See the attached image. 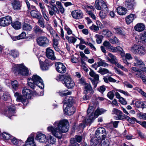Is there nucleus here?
I'll return each instance as SVG.
<instances>
[{
  "mask_svg": "<svg viewBox=\"0 0 146 146\" xmlns=\"http://www.w3.org/2000/svg\"><path fill=\"white\" fill-rule=\"evenodd\" d=\"M71 14L73 17L77 19H82L83 16V13L80 10H76L72 11Z\"/></svg>",
  "mask_w": 146,
  "mask_h": 146,
  "instance_id": "ddd939ff",
  "label": "nucleus"
},
{
  "mask_svg": "<svg viewBox=\"0 0 146 146\" xmlns=\"http://www.w3.org/2000/svg\"><path fill=\"white\" fill-rule=\"evenodd\" d=\"M102 34L105 36L109 37L112 35V33L111 31L108 29H105L103 30Z\"/></svg>",
  "mask_w": 146,
  "mask_h": 146,
  "instance_id": "79ce46f5",
  "label": "nucleus"
},
{
  "mask_svg": "<svg viewBox=\"0 0 146 146\" xmlns=\"http://www.w3.org/2000/svg\"><path fill=\"white\" fill-rule=\"evenodd\" d=\"M26 36V34L25 32H23L19 36H17L15 38V40H17L25 38Z\"/></svg>",
  "mask_w": 146,
  "mask_h": 146,
  "instance_id": "864d4df0",
  "label": "nucleus"
},
{
  "mask_svg": "<svg viewBox=\"0 0 146 146\" xmlns=\"http://www.w3.org/2000/svg\"><path fill=\"white\" fill-rule=\"evenodd\" d=\"M94 110V107L93 106H90L87 110L88 116L87 119L89 118V115L92 113H94L93 111Z\"/></svg>",
  "mask_w": 146,
  "mask_h": 146,
  "instance_id": "de8ad7c7",
  "label": "nucleus"
},
{
  "mask_svg": "<svg viewBox=\"0 0 146 146\" xmlns=\"http://www.w3.org/2000/svg\"><path fill=\"white\" fill-rule=\"evenodd\" d=\"M35 139L41 143H44L46 141L47 139L45 135L40 133L37 134Z\"/></svg>",
  "mask_w": 146,
  "mask_h": 146,
  "instance_id": "a211bd4d",
  "label": "nucleus"
},
{
  "mask_svg": "<svg viewBox=\"0 0 146 146\" xmlns=\"http://www.w3.org/2000/svg\"><path fill=\"white\" fill-rule=\"evenodd\" d=\"M100 16L102 19L104 18L106 16V13L104 11H101L100 13Z\"/></svg>",
  "mask_w": 146,
  "mask_h": 146,
  "instance_id": "0e129e2a",
  "label": "nucleus"
},
{
  "mask_svg": "<svg viewBox=\"0 0 146 146\" xmlns=\"http://www.w3.org/2000/svg\"><path fill=\"white\" fill-rule=\"evenodd\" d=\"M34 31L35 33H38L40 35L44 33V32L43 30L40 27L37 25L35 26L34 28Z\"/></svg>",
  "mask_w": 146,
  "mask_h": 146,
  "instance_id": "c756f323",
  "label": "nucleus"
},
{
  "mask_svg": "<svg viewBox=\"0 0 146 146\" xmlns=\"http://www.w3.org/2000/svg\"><path fill=\"white\" fill-rule=\"evenodd\" d=\"M143 72H146L145 64L141 60L137 59V75L139 74H144Z\"/></svg>",
  "mask_w": 146,
  "mask_h": 146,
  "instance_id": "9d476101",
  "label": "nucleus"
},
{
  "mask_svg": "<svg viewBox=\"0 0 146 146\" xmlns=\"http://www.w3.org/2000/svg\"><path fill=\"white\" fill-rule=\"evenodd\" d=\"M22 29L23 30L29 31L31 30L32 27L30 25L25 23L23 26Z\"/></svg>",
  "mask_w": 146,
  "mask_h": 146,
  "instance_id": "c03bdc74",
  "label": "nucleus"
},
{
  "mask_svg": "<svg viewBox=\"0 0 146 146\" xmlns=\"http://www.w3.org/2000/svg\"><path fill=\"white\" fill-rule=\"evenodd\" d=\"M37 43L40 46L46 47L49 44V40L47 37L41 36L39 37L37 39Z\"/></svg>",
  "mask_w": 146,
  "mask_h": 146,
  "instance_id": "1a4fd4ad",
  "label": "nucleus"
},
{
  "mask_svg": "<svg viewBox=\"0 0 146 146\" xmlns=\"http://www.w3.org/2000/svg\"><path fill=\"white\" fill-rule=\"evenodd\" d=\"M117 51H119L121 53V56H124V53L123 49L120 46H117Z\"/></svg>",
  "mask_w": 146,
  "mask_h": 146,
  "instance_id": "e2e57ef3",
  "label": "nucleus"
},
{
  "mask_svg": "<svg viewBox=\"0 0 146 146\" xmlns=\"http://www.w3.org/2000/svg\"><path fill=\"white\" fill-rule=\"evenodd\" d=\"M11 54L14 58L17 57L19 55V52L17 50H14L11 51Z\"/></svg>",
  "mask_w": 146,
  "mask_h": 146,
  "instance_id": "603ef678",
  "label": "nucleus"
},
{
  "mask_svg": "<svg viewBox=\"0 0 146 146\" xmlns=\"http://www.w3.org/2000/svg\"><path fill=\"white\" fill-rule=\"evenodd\" d=\"M82 139V137L80 136H77L75 138H72L70 139V142L71 144H75L76 146H79L77 142H80Z\"/></svg>",
  "mask_w": 146,
  "mask_h": 146,
  "instance_id": "6ab92c4d",
  "label": "nucleus"
},
{
  "mask_svg": "<svg viewBox=\"0 0 146 146\" xmlns=\"http://www.w3.org/2000/svg\"><path fill=\"white\" fill-rule=\"evenodd\" d=\"M108 56L110 57V62L111 63L115 64L117 62V60L115 56L112 54L110 53L108 54Z\"/></svg>",
  "mask_w": 146,
  "mask_h": 146,
  "instance_id": "f704fd0d",
  "label": "nucleus"
},
{
  "mask_svg": "<svg viewBox=\"0 0 146 146\" xmlns=\"http://www.w3.org/2000/svg\"><path fill=\"white\" fill-rule=\"evenodd\" d=\"M63 108L66 114L69 115L73 114L75 111V108L72 105L66 104L65 102H64Z\"/></svg>",
  "mask_w": 146,
  "mask_h": 146,
  "instance_id": "0eeeda50",
  "label": "nucleus"
},
{
  "mask_svg": "<svg viewBox=\"0 0 146 146\" xmlns=\"http://www.w3.org/2000/svg\"><path fill=\"white\" fill-rule=\"evenodd\" d=\"M2 98L5 101H6L11 99L10 96L8 93H4L2 97Z\"/></svg>",
  "mask_w": 146,
  "mask_h": 146,
  "instance_id": "052dcab7",
  "label": "nucleus"
},
{
  "mask_svg": "<svg viewBox=\"0 0 146 146\" xmlns=\"http://www.w3.org/2000/svg\"><path fill=\"white\" fill-rule=\"evenodd\" d=\"M48 140L49 143H50L51 144H54L56 141V139L54 137L50 136L48 137Z\"/></svg>",
  "mask_w": 146,
  "mask_h": 146,
  "instance_id": "bf43d9fd",
  "label": "nucleus"
},
{
  "mask_svg": "<svg viewBox=\"0 0 146 146\" xmlns=\"http://www.w3.org/2000/svg\"><path fill=\"white\" fill-rule=\"evenodd\" d=\"M130 50L133 53L136 54L137 53V45L135 44L132 46Z\"/></svg>",
  "mask_w": 146,
  "mask_h": 146,
  "instance_id": "4d7b16f0",
  "label": "nucleus"
},
{
  "mask_svg": "<svg viewBox=\"0 0 146 146\" xmlns=\"http://www.w3.org/2000/svg\"><path fill=\"white\" fill-rule=\"evenodd\" d=\"M31 14L33 17L37 19L40 18L42 17L40 13L37 10H32L31 12Z\"/></svg>",
  "mask_w": 146,
  "mask_h": 146,
  "instance_id": "cd10ccee",
  "label": "nucleus"
},
{
  "mask_svg": "<svg viewBox=\"0 0 146 146\" xmlns=\"http://www.w3.org/2000/svg\"><path fill=\"white\" fill-rule=\"evenodd\" d=\"M95 6L96 9L100 10L102 9V7L104 8L106 11L108 9L106 3L102 0H96L95 3Z\"/></svg>",
  "mask_w": 146,
  "mask_h": 146,
  "instance_id": "9b49d317",
  "label": "nucleus"
},
{
  "mask_svg": "<svg viewBox=\"0 0 146 146\" xmlns=\"http://www.w3.org/2000/svg\"><path fill=\"white\" fill-rule=\"evenodd\" d=\"M96 138L94 139H92L90 141L91 145L92 146H96L100 141L96 140L97 139L99 140L102 139H105L106 138V133L105 129L103 127H99L96 131L95 132Z\"/></svg>",
  "mask_w": 146,
  "mask_h": 146,
  "instance_id": "7ed1b4c3",
  "label": "nucleus"
},
{
  "mask_svg": "<svg viewBox=\"0 0 146 146\" xmlns=\"http://www.w3.org/2000/svg\"><path fill=\"white\" fill-rule=\"evenodd\" d=\"M139 37L141 40L146 42V32L143 34H141Z\"/></svg>",
  "mask_w": 146,
  "mask_h": 146,
  "instance_id": "13d9d810",
  "label": "nucleus"
},
{
  "mask_svg": "<svg viewBox=\"0 0 146 146\" xmlns=\"http://www.w3.org/2000/svg\"><path fill=\"white\" fill-rule=\"evenodd\" d=\"M11 85L12 88L14 90L17 89L19 86L18 82L16 80L12 81L11 82Z\"/></svg>",
  "mask_w": 146,
  "mask_h": 146,
  "instance_id": "49530a36",
  "label": "nucleus"
},
{
  "mask_svg": "<svg viewBox=\"0 0 146 146\" xmlns=\"http://www.w3.org/2000/svg\"><path fill=\"white\" fill-rule=\"evenodd\" d=\"M125 118L127 119L129 122L132 124L134 123L135 121H136V119L133 117H132L131 118L128 116H126Z\"/></svg>",
  "mask_w": 146,
  "mask_h": 146,
  "instance_id": "680f3d73",
  "label": "nucleus"
},
{
  "mask_svg": "<svg viewBox=\"0 0 146 146\" xmlns=\"http://www.w3.org/2000/svg\"><path fill=\"white\" fill-rule=\"evenodd\" d=\"M117 13L120 15H125L127 12L126 8L121 7H119L117 8Z\"/></svg>",
  "mask_w": 146,
  "mask_h": 146,
  "instance_id": "c85d7f7f",
  "label": "nucleus"
},
{
  "mask_svg": "<svg viewBox=\"0 0 146 146\" xmlns=\"http://www.w3.org/2000/svg\"><path fill=\"white\" fill-rule=\"evenodd\" d=\"M116 115L117 117H115L116 119L121 120L124 119L123 116V113L121 111L119 110Z\"/></svg>",
  "mask_w": 146,
  "mask_h": 146,
  "instance_id": "8fccbe9b",
  "label": "nucleus"
},
{
  "mask_svg": "<svg viewBox=\"0 0 146 146\" xmlns=\"http://www.w3.org/2000/svg\"><path fill=\"white\" fill-rule=\"evenodd\" d=\"M41 12L44 18L47 21L48 20V18L46 15V13L47 12L46 9L41 10Z\"/></svg>",
  "mask_w": 146,
  "mask_h": 146,
  "instance_id": "6e6d98bb",
  "label": "nucleus"
},
{
  "mask_svg": "<svg viewBox=\"0 0 146 146\" xmlns=\"http://www.w3.org/2000/svg\"><path fill=\"white\" fill-rule=\"evenodd\" d=\"M3 139L5 140H8L11 137V135L7 133H3L2 134Z\"/></svg>",
  "mask_w": 146,
  "mask_h": 146,
  "instance_id": "3c124183",
  "label": "nucleus"
},
{
  "mask_svg": "<svg viewBox=\"0 0 146 146\" xmlns=\"http://www.w3.org/2000/svg\"><path fill=\"white\" fill-rule=\"evenodd\" d=\"M47 6L48 8L49 13L51 16H52L54 15H55L56 13H59L58 9L57 7H56V6H53L52 7H51L47 5Z\"/></svg>",
  "mask_w": 146,
  "mask_h": 146,
  "instance_id": "2eb2a0df",
  "label": "nucleus"
},
{
  "mask_svg": "<svg viewBox=\"0 0 146 146\" xmlns=\"http://www.w3.org/2000/svg\"><path fill=\"white\" fill-rule=\"evenodd\" d=\"M22 93L23 95L27 98L30 99L31 97V94L30 90L27 88H24L22 90Z\"/></svg>",
  "mask_w": 146,
  "mask_h": 146,
  "instance_id": "5701e85b",
  "label": "nucleus"
},
{
  "mask_svg": "<svg viewBox=\"0 0 146 146\" xmlns=\"http://www.w3.org/2000/svg\"><path fill=\"white\" fill-rule=\"evenodd\" d=\"M105 139H102L100 140L101 145L102 146H111L110 145V142L108 139H106L104 141Z\"/></svg>",
  "mask_w": 146,
  "mask_h": 146,
  "instance_id": "a18cd8bd",
  "label": "nucleus"
},
{
  "mask_svg": "<svg viewBox=\"0 0 146 146\" xmlns=\"http://www.w3.org/2000/svg\"><path fill=\"white\" fill-rule=\"evenodd\" d=\"M109 41L112 44H115L118 45L119 44V40L116 36L114 37L113 38L110 39Z\"/></svg>",
  "mask_w": 146,
  "mask_h": 146,
  "instance_id": "ea45409f",
  "label": "nucleus"
},
{
  "mask_svg": "<svg viewBox=\"0 0 146 146\" xmlns=\"http://www.w3.org/2000/svg\"><path fill=\"white\" fill-rule=\"evenodd\" d=\"M74 98L72 97H65L64 100L63 101L62 103L64 104V102H65L66 104L72 105V104L74 102Z\"/></svg>",
  "mask_w": 146,
  "mask_h": 146,
  "instance_id": "4be33fe9",
  "label": "nucleus"
},
{
  "mask_svg": "<svg viewBox=\"0 0 146 146\" xmlns=\"http://www.w3.org/2000/svg\"><path fill=\"white\" fill-rule=\"evenodd\" d=\"M12 22V17L10 16H7L0 18V26L6 27L9 25Z\"/></svg>",
  "mask_w": 146,
  "mask_h": 146,
  "instance_id": "6e6552de",
  "label": "nucleus"
},
{
  "mask_svg": "<svg viewBox=\"0 0 146 146\" xmlns=\"http://www.w3.org/2000/svg\"><path fill=\"white\" fill-rule=\"evenodd\" d=\"M27 80L28 86L34 89L36 85L41 89L44 88V85L42 79L37 75H33L32 78H29Z\"/></svg>",
  "mask_w": 146,
  "mask_h": 146,
  "instance_id": "f03ea898",
  "label": "nucleus"
},
{
  "mask_svg": "<svg viewBox=\"0 0 146 146\" xmlns=\"http://www.w3.org/2000/svg\"><path fill=\"white\" fill-rule=\"evenodd\" d=\"M139 76L140 78L142 79L143 81L146 84V76L143 74H139Z\"/></svg>",
  "mask_w": 146,
  "mask_h": 146,
  "instance_id": "774afa93",
  "label": "nucleus"
},
{
  "mask_svg": "<svg viewBox=\"0 0 146 146\" xmlns=\"http://www.w3.org/2000/svg\"><path fill=\"white\" fill-rule=\"evenodd\" d=\"M136 18V16L133 14H131L127 16L125 18L126 23L129 25L132 22L133 20Z\"/></svg>",
  "mask_w": 146,
  "mask_h": 146,
  "instance_id": "bb28decb",
  "label": "nucleus"
},
{
  "mask_svg": "<svg viewBox=\"0 0 146 146\" xmlns=\"http://www.w3.org/2000/svg\"><path fill=\"white\" fill-rule=\"evenodd\" d=\"M12 5L15 10H19L21 9V5L19 1H14L12 2Z\"/></svg>",
  "mask_w": 146,
  "mask_h": 146,
  "instance_id": "393cba45",
  "label": "nucleus"
},
{
  "mask_svg": "<svg viewBox=\"0 0 146 146\" xmlns=\"http://www.w3.org/2000/svg\"><path fill=\"white\" fill-rule=\"evenodd\" d=\"M145 28V26L143 23H140L137 24V31H142L144 30Z\"/></svg>",
  "mask_w": 146,
  "mask_h": 146,
  "instance_id": "37998d69",
  "label": "nucleus"
},
{
  "mask_svg": "<svg viewBox=\"0 0 146 146\" xmlns=\"http://www.w3.org/2000/svg\"><path fill=\"white\" fill-rule=\"evenodd\" d=\"M87 14L91 17L92 19L94 20H96V17L95 15L91 11L88 10L87 11Z\"/></svg>",
  "mask_w": 146,
  "mask_h": 146,
  "instance_id": "5fc2aeb1",
  "label": "nucleus"
},
{
  "mask_svg": "<svg viewBox=\"0 0 146 146\" xmlns=\"http://www.w3.org/2000/svg\"><path fill=\"white\" fill-rule=\"evenodd\" d=\"M114 96L113 93L111 91L109 92L107 94V96L111 100L113 99Z\"/></svg>",
  "mask_w": 146,
  "mask_h": 146,
  "instance_id": "69168bd1",
  "label": "nucleus"
},
{
  "mask_svg": "<svg viewBox=\"0 0 146 146\" xmlns=\"http://www.w3.org/2000/svg\"><path fill=\"white\" fill-rule=\"evenodd\" d=\"M8 110L5 112V114L7 115L8 116H11L15 111V108L14 106L11 103H9L8 106Z\"/></svg>",
  "mask_w": 146,
  "mask_h": 146,
  "instance_id": "f3484780",
  "label": "nucleus"
},
{
  "mask_svg": "<svg viewBox=\"0 0 146 146\" xmlns=\"http://www.w3.org/2000/svg\"><path fill=\"white\" fill-rule=\"evenodd\" d=\"M145 51V50L143 46L139 45L137 46V53L140 55L144 54Z\"/></svg>",
  "mask_w": 146,
  "mask_h": 146,
  "instance_id": "58836bf2",
  "label": "nucleus"
},
{
  "mask_svg": "<svg viewBox=\"0 0 146 146\" xmlns=\"http://www.w3.org/2000/svg\"><path fill=\"white\" fill-rule=\"evenodd\" d=\"M56 69L57 71L60 73H64L66 71V68L65 66L62 63L58 62L55 64Z\"/></svg>",
  "mask_w": 146,
  "mask_h": 146,
  "instance_id": "4468645a",
  "label": "nucleus"
},
{
  "mask_svg": "<svg viewBox=\"0 0 146 146\" xmlns=\"http://www.w3.org/2000/svg\"><path fill=\"white\" fill-rule=\"evenodd\" d=\"M68 122L67 120L63 119L55 122L54 125L57 126V127L52 126L47 127L48 130L51 132L52 134L57 138L60 139L62 136V133L67 132L69 129Z\"/></svg>",
  "mask_w": 146,
  "mask_h": 146,
  "instance_id": "f257e3e1",
  "label": "nucleus"
},
{
  "mask_svg": "<svg viewBox=\"0 0 146 146\" xmlns=\"http://www.w3.org/2000/svg\"><path fill=\"white\" fill-rule=\"evenodd\" d=\"M58 80L61 81L68 89H72L75 86V83L70 76L65 74L59 75L57 77Z\"/></svg>",
  "mask_w": 146,
  "mask_h": 146,
  "instance_id": "20e7f679",
  "label": "nucleus"
},
{
  "mask_svg": "<svg viewBox=\"0 0 146 146\" xmlns=\"http://www.w3.org/2000/svg\"><path fill=\"white\" fill-rule=\"evenodd\" d=\"M58 93L60 96H63L71 94L72 93V92L71 91H69L66 90L61 92H59Z\"/></svg>",
  "mask_w": 146,
  "mask_h": 146,
  "instance_id": "4c0bfd02",
  "label": "nucleus"
},
{
  "mask_svg": "<svg viewBox=\"0 0 146 146\" xmlns=\"http://www.w3.org/2000/svg\"><path fill=\"white\" fill-rule=\"evenodd\" d=\"M135 4L134 0H127L125 2L126 7L130 9L134 8L135 6Z\"/></svg>",
  "mask_w": 146,
  "mask_h": 146,
  "instance_id": "aec40b11",
  "label": "nucleus"
},
{
  "mask_svg": "<svg viewBox=\"0 0 146 146\" xmlns=\"http://www.w3.org/2000/svg\"><path fill=\"white\" fill-rule=\"evenodd\" d=\"M99 66H103L104 67H108V64L105 62V60L101 59H98V61L97 63Z\"/></svg>",
  "mask_w": 146,
  "mask_h": 146,
  "instance_id": "473e14b6",
  "label": "nucleus"
},
{
  "mask_svg": "<svg viewBox=\"0 0 146 146\" xmlns=\"http://www.w3.org/2000/svg\"><path fill=\"white\" fill-rule=\"evenodd\" d=\"M95 37L96 38V41L98 44H100L102 42L103 38V36L101 35H96Z\"/></svg>",
  "mask_w": 146,
  "mask_h": 146,
  "instance_id": "a19ab883",
  "label": "nucleus"
},
{
  "mask_svg": "<svg viewBox=\"0 0 146 146\" xmlns=\"http://www.w3.org/2000/svg\"><path fill=\"white\" fill-rule=\"evenodd\" d=\"M34 140V138L33 137H28L25 144V146H35Z\"/></svg>",
  "mask_w": 146,
  "mask_h": 146,
  "instance_id": "a878e982",
  "label": "nucleus"
},
{
  "mask_svg": "<svg viewBox=\"0 0 146 146\" xmlns=\"http://www.w3.org/2000/svg\"><path fill=\"white\" fill-rule=\"evenodd\" d=\"M65 38L70 43L74 44L77 40L76 38L73 36L69 37L68 36L66 35Z\"/></svg>",
  "mask_w": 146,
  "mask_h": 146,
  "instance_id": "2f4dec72",
  "label": "nucleus"
},
{
  "mask_svg": "<svg viewBox=\"0 0 146 146\" xmlns=\"http://www.w3.org/2000/svg\"><path fill=\"white\" fill-rule=\"evenodd\" d=\"M113 29L115 31V33L120 35L123 37H125V36L126 33L122 28H114Z\"/></svg>",
  "mask_w": 146,
  "mask_h": 146,
  "instance_id": "b1692460",
  "label": "nucleus"
},
{
  "mask_svg": "<svg viewBox=\"0 0 146 146\" xmlns=\"http://www.w3.org/2000/svg\"><path fill=\"white\" fill-rule=\"evenodd\" d=\"M12 70L14 73H17L25 76H27L29 72L28 69L23 64L13 65Z\"/></svg>",
  "mask_w": 146,
  "mask_h": 146,
  "instance_id": "39448f33",
  "label": "nucleus"
},
{
  "mask_svg": "<svg viewBox=\"0 0 146 146\" xmlns=\"http://www.w3.org/2000/svg\"><path fill=\"white\" fill-rule=\"evenodd\" d=\"M12 27L15 29H19L21 28V23L18 21L13 22L11 24Z\"/></svg>",
  "mask_w": 146,
  "mask_h": 146,
  "instance_id": "72a5a7b5",
  "label": "nucleus"
},
{
  "mask_svg": "<svg viewBox=\"0 0 146 146\" xmlns=\"http://www.w3.org/2000/svg\"><path fill=\"white\" fill-rule=\"evenodd\" d=\"M90 75L94 78L93 80H99V76L98 74H96L93 70H91L89 73Z\"/></svg>",
  "mask_w": 146,
  "mask_h": 146,
  "instance_id": "c9c22d12",
  "label": "nucleus"
},
{
  "mask_svg": "<svg viewBox=\"0 0 146 146\" xmlns=\"http://www.w3.org/2000/svg\"><path fill=\"white\" fill-rule=\"evenodd\" d=\"M98 72L102 75L107 74L109 73V70L106 69L100 68Z\"/></svg>",
  "mask_w": 146,
  "mask_h": 146,
  "instance_id": "09e8293b",
  "label": "nucleus"
},
{
  "mask_svg": "<svg viewBox=\"0 0 146 146\" xmlns=\"http://www.w3.org/2000/svg\"><path fill=\"white\" fill-rule=\"evenodd\" d=\"M90 28L92 30L97 31L99 30V27L94 25H93L91 26L90 27Z\"/></svg>",
  "mask_w": 146,
  "mask_h": 146,
  "instance_id": "338daca9",
  "label": "nucleus"
},
{
  "mask_svg": "<svg viewBox=\"0 0 146 146\" xmlns=\"http://www.w3.org/2000/svg\"><path fill=\"white\" fill-rule=\"evenodd\" d=\"M38 19L37 23L38 25L42 28H44L45 27V21L41 17Z\"/></svg>",
  "mask_w": 146,
  "mask_h": 146,
  "instance_id": "e433bc0d",
  "label": "nucleus"
},
{
  "mask_svg": "<svg viewBox=\"0 0 146 146\" xmlns=\"http://www.w3.org/2000/svg\"><path fill=\"white\" fill-rule=\"evenodd\" d=\"M14 96L16 98V100L19 102H21L25 106H26L28 103V101L27 98H24L22 95H19L18 92H16Z\"/></svg>",
  "mask_w": 146,
  "mask_h": 146,
  "instance_id": "f8f14e48",
  "label": "nucleus"
},
{
  "mask_svg": "<svg viewBox=\"0 0 146 146\" xmlns=\"http://www.w3.org/2000/svg\"><path fill=\"white\" fill-rule=\"evenodd\" d=\"M85 88L86 91V93H87L89 92L91 94H92L94 91L92 90V88L89 84L87 83L85 85Z\"/></svg>",
  "mask_w": 146,
  "mask_h": 146,
  "instance_id": "7c9ffc66",
  "label": "nucleus"
},
{
  "mask_svg": "<svg viewBox=\"0 0 146 146\" xmlns=\"http://www.w3.org/2000/svg\"><path fill=\"white\" fill-rule=\"evenodd\" d=\"M48 60H46L43 64L40 65V67L42 70H45L48 69L49 66L52 64Z\"/></svg>",
  "mask_w": 146,
  "mask_h": 146,
  "instance_id": "412c9836",
  "label": "nucleus"
},
{
  "mask_svg": "<svg viewBox=\"0 0 146 146\" xmlns=\"http://www.w3.org/2000/svg\"><path fill=\"white\" fill-rule=\"evenodd\" d=\"M46 56L49 59L54 60L56 59L53 50L50 48H47L46 50Z\"/></svg>",
  "mask_w": 146,
  "mask_h": 146,
  "instance_id": "dca6fc26",
  "label": "nucleus"
},
{
  "mask_svg": "<svg viewBox=\"0 0 146 146\" xmlns=\"http://www.w3.org/2000/svg\"><path fill=\"white\" fill-rule=\"evenodd\" d=\"M106 111V110L103 109L98 108L95 111L94 113H92L89 115V118L86 119V123H91L99 115L103 113Z\"/></svg>",
  "mask_w": 146,
  "mask_h": 146,
  "instance_id": "423d86ee",
  "label": "nucleus"
}]
</instances>
